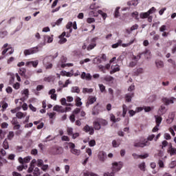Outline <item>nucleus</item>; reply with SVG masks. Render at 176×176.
<instances>
[{
  "mask_svg": "<svg viewBox=\"0 0 176 176\" xmlns=\"http://www.w3.org/2000/svg\"><path fill=\"white\" fill-rule=\"evenodd\" d=\"M123 165L122 164H118V162L113 163L112 172H107L104 173V176H115V173H118V171H120Z\"/></svg>",
  "mask_w": 176,
  "mask_h": 176,
  "instance_id": "obj_1",
  "label": "nucleus"
},
{
  "mask_svg": "<svg viewBox=\"0 0 176 176\" xmlns=\"http://www.w3.org/2000/svg\"><path fill=\"white\" fill-rule=\"evenodd\" d=\"M64 153V148L61 146H53L50 150L51 155H62Z\"/></svg>",
  "mask_w": 176,
  "mask_h": 176,
  "instance_id": "obj_2",
  "label": "nucleus"
},
{
  "mask_svg": "<svg viewBox=\"0 0 176 176\" xmlns=\"http://www.w3.org/2000/svg\"><path fill=\"white\" fill-rule=\"evenodd\" d=\"M122 42L123 41L122 40H118V43L111 45V47L113 49H117L118 46H122V47H128V46H130V45H133V43H134V40L131 41L129 43H122Z\"/></svg>",
  "mask_w": 176,
  "mask_h": 176,
  "instance_id": "obj_3",
  "label": "nucleus"
},
{
  "mask_svg": "<svg viewBox=\"0 0 176 176\" xmlns=\"http://www.w3.org/2000/svg\"><path fill=\"white\" fill-rule=\"evenodd\" d=\"M149 145H151V143L146 139L140 140V142H135L134 143L135 148H144V146H149Z\"/></svg>",
  "mask_w": 176,
  "mask_h": 176,
  "instance_id": "obj_4",
  "label": "nucleus"
},
{
  "mask_svg": "<svg viewBox=\"0 0 176 176\" xmlns=\"http://www.w3.org/2000/svg\"><path fill=\"white\" fill-rule=\"evenodd\" d=\"M39 52V47L38 46L25 50L23 52L24 56H30V54H35Z\"/></svg>",
  "mask_w": 176,
  "mask_h": 176,
  "instance_id": "obj_5",
  "label": "nucleus"
},
{
  "mask_svg": "<svg viewBox=\"0 0 176 176\" xmlns=\"http://www.w3.org/2000/svg\"><path fill=\"white\" fill-rule=\"evenodd\" d=\"M11 124L13 126V130H20V129H21V125L19 122L17 117L12 118V120H11Z\"/></svg>",
  "mask_w": 176,
  "mask_h": 176,
  "instance_id": "obj_6",
  "label": "nucleus"
},
{
  "mask_svg": "<svg viewBox=\"0 0 176 176\" xmlns=\"http://www.w3.org/2000/svg\"><path fill=\"white\" fill-rule=\"evenodd\" d=\"M97 41H98V37H94L91 39V43L87 47V50H93L96 46H97Z\"/></svg>",
  "mask_w": 176,
  "mask_h": 176,
  "instance_id": "obj_7",
  "label": "nucleus"
},
{
  "mask_svg": "<svg viewBox=\"0 0 176 176\" xmlns=\"http://www.w3.org/2000/svg\"><path fill=\"white\" fill-rule=\"evenodd\" d=\"M79 113H80V108H76L73 111V113L69 116V120L72 122V123L75 122V118H76Z\"/></svg>",
  "mask_w": 176,
  "mask_h": 176,
  "instance_id": "obj_8",
  "label": "nucleus"
},
{
  "mask_svg": "<svg viewBox=\"0 0 176 176\" xmlns=\"http://www.w3.org/2000/svg\"><path fill=\"white\" fill-rule=\"evenodd\" d=\"M82 130L85 133H89V134L90 135H93V134H94V128H93L92 126H89V124H86L83 127Z\"/></svg>",
  "mask_w": 176,
  "mask_h": 176,
  "instance_id": "obj_9",
  "label": "nucleus"
},
{
  "mask_svg": "<svg viewBox=\"0 0 176 176\" xmlns=\"http://www.w3.org/2000/svg\"><path fill=\"white\" fill-rule=\"evenodd\" d=\"M146 53H148V51L139 53L137 56L133 55L132 60H133V61H135V63H138V60L141 59V56H142V54L145 55L146 54Z\"/></svg>",
  "mask_w": 176,
  "mask_h": 176,
  "instance_id": "obj_10",
  "label": "nucleus"
},
{
  "mask_svg": "<svg viewBox=\"0 0 176 176\" xmlns=\"http://www.w3.org/2000/svg\"><path fill=\"white\" fill-rule=\"evenodd\" d=\"M174 97L170 98H162V102L165 104V105H170V104H174Z\"/></svg>",
  "mask_w": 176,
  "mask_h": 176,
  "instance_id": "obj_11",
  "label": "nucleus"
},
{
  "mask_svg": "<svg viewBox=\"0 0 176 176\" xmlns=\"http://www.w3.org/2000/svg\"><path fill=\"white\" fill-rule=\"evenodd\" d=\"M98 157L100 162H105V159H107V153L104 151H100Z\"/></svg>",
  "mask_w": 176,
  "mask_h": 176,
  "instance_id": "obj_12",
  "label": "nucleus"
},
{
  "mask_svg": "<svg viewBox=\"0 0 176 176\" xmlns=\"http://www.w3.org/2000/svg\"><path fill=\"white\" fill-rule=\"evenodd\" d=\"M97 101V98L94 96H89L88 98L86 107H89V105H91L92 104H94Z\"/></svg>",
  "mask_w": 176,
  "mask_h": 176,
  "instance_id": "obj_13",
  "label": "nucleus"
},
{
  "mask_svg": "<svg viewBox=\"0 0 176 176\" xmlns=\"http://www.w3.org/2000/svg\"><path fill=\"white\" fill-rule=\"evenodd\" d=\"M8 50H10L8 52V54H10V55L13 54V53H14V49H13L12 47H9L2 51V52H1L2 56H5V54H6V53H8Z\"/></svg>",
  "mask_w": 176,
  "mask_h": 176,
  "instance_id": "obj_14",
  "label": "nucleus"
},
{
  "mask_svg": "<svg viewBox=\"0 0 176 176\" xmlns=\"http://www.w3.org/2000/svg\"><path fill=\"white\" fill-rule=\"evenodd\" d=\"M119 71H120V66H119V65H116L114 66H111V71L110 72V74L112 75L116 72H119Z\"/></svg>",
  "mask_w": 176,
  "mask_h": 176,
  "instance_id": "obj_15",
  "label": "nucleus"
},
{
  "mask_svg": "<svg viewBox=\"0 0 176 176\" xmlns=\"http://www.w3.org/2000/svg\"><path fill=\"white\" fill-rule=\"evenodd\" d=\"M81 79H86V80H91V75L90 74H87L86 72H82L80 76Z\"/></svg>",
  "mask_w": 176,
  "mask_h": 176,
  "instance_id": "obj_16",
  "label": "nucleus"
},
{
  "mask_svg": "<svg viewBox=\"0 0 176 176\" xmlns=\"http://www.w3.org/2000/svg\"><path fill=\"white\" fill-rule=\"evenodd\" d=\"M168 153H169L170 156H174V155H176V148L173 147V145L171 144L168 149Z\"/></svg>",
  "mask_w": 176,
  "mask_h": 176,
  "instance_id": "obj_17",
  "label": "nucleus"
},
{
  "mask_svg": "<svg viewBox=\"0 0 176 176\" xmlns=\"http://www.w3.org/2000/svg\"><path fill=\"white\" fill-rule=\"evenodd\" d=\"M134 97V93H129L125 95V101L126 102H131V99Z\"/></svg>",
  "mask_w": 176,
  "mask_h": 176,
  "instance_id": "obj_18",
  "label": "nucleus"
},
{
  "mask_svg": "<svg viewBox=\"0 0 176 176\" xmlns=\"http://www.w3.org/2000/svg\"><path fill=\"white\" fill-rule=\"evenodd\" d=\"M98 14H100L97 10H92L89 12V16H90V17H98Z\"/></svg>",
  "mask_w": 176,
  "mask_h": 176,
  "instance_id": "obj_19",
  "label": "nucleus"
},
{
  "mask_svg": "<svg viewBox=\"0 0 176 176\" xmlns=\"http://www.w3.org/2000/svg\"><path fill=\"white\" fill-rule=\"evenodd\" d=\"M38 64H39V62L38 60L30 61L26 63V65H28V67H30V65H32V67H34V68H36V67H38Z\"/></svg>",
  "mask_w": 176,
  "mask_h": 176,
  "instance_id": "obj_20",
  "label": "nucleus"
},
{
  "mask_svg": "<svg viewBox=\"0 0 176 176\" xmlns=\"http://www.w3.org/2000/svg\"><path fill=\"white\" fill-rule=\"evenodd\" d=\"M53 109L56 112H61L62 113H63V112H65V109H63V107L58 105L54 106Z\"/></svg>",
  "mask_w": 176,
  "mask_h": 176,
  "instance_id": "obj_21",
  "label": "nucleus"
},
{
  "mask_svg": "<svg viewBox=\"0 0 176 176\" xmlns=\"http://www.w3.org/2000/svg\"><path fill=\"white\" fill-rule=\"evenodd\" d=\"M155 65L157 68H163L164 67V63H163V61L157 60H155Z\"/></svg>",
  "mask_w": 176,
  "mask_h": 176,
  "instance_id": "obj_22",
  "label": "nucleus"
},
{
  "mask_svg": "<svg viewBox=\"0 0 176 176\" xmlns=\"http://www.w3.org/2000/svg\"><path fill=\"white\" fill-rule=\"evenodd\" d=\"M75 102L76 107H82V99L78 96H76V98H75Z\"/></svg>",
  "mask_w": 176,
  "mask_h": 176,
  "instance_id": "obj_23",
  "label": "nucleus"
},
{
  "mask_svg": "<svg viewBox=\"0 0 176 176\" xmlns=\"http://www.w3.org/2000/svg\"><path fill=\"white\" fill-rule=\"evenodd\" d=\"M155 118L156 124H158V126H160V124L162 123V120H163V118H162V116H155Z\"/></svg>",
  "mask_w": 176,
  "mask_h": 176,
  "instance_id": "obj_24",
  "label": "nucleus"
},
{
  "mask_svg": "<svg viewBox=\"0 0 176 176\" xmlns=\"http://www.w3.org/2000/svg\"><path fill=\"white\" fill-rule=\"evenodd\" d=\"M94 129H95V130H100L101 129V125L98 122V120H97V121L94 122Z\"/></svg>",
  "mask_w": 176,
  "mask_h": 176,
  "instance_id": "obj_25",
  "label": "nucleus"
},
{
  "mask_svg": "<svg viewBox=\"0 0 176 176\" xmlns=\"http://www.w3.org/2000/svg\"><path fill=\"white\" fill-rule=\"evenodd\" d=\"M138 30V24H135V25H133L131 28L130 30H129V29H127V30H126V32H127V34H131V32H132V31H134V30Z\"/></svg>",
  "mask_w": 176,
  "mask_h": 176,
  "instance_id": "obj_26",
  "label": "nucleus"
},
{
  "mask_svg": "<svg viewBox=\"0 0 176 176\" xmlns=\"http://www.w3.org/2000/svg\"><path fill=\"white\" fill-rule=\"evenodd\" d=\"M98 121L100 126H107V124H108V122L102 118L98 119Z\"/></svg>",
  "mask_w": 176,
  "mask_h": 176,
  "instance_id": "obj_27",
  "label": "nucleus"
},
{
  "mask_svg": "<svg viewBox=\"0 0 176 176\" xmlns=\"http://www.w3.org/2000/svg\"><path fill=\"white\" fill-rule=\"evenodd\" d=\"M71 153L73 155H76V156H79L80 155V150H78L76 148H72L70 150Z\"/></svg>",
  "mask_w": 176,
  "mask_h": 176,
  "instance_id": "obj_28",
  "label": "nucleus"
},
{
  "mask_svg": "<svg viewBox=\"0 0 176 176\" xmlns=\"http://www.w3.org/2000/svg\"><path fill=\"white\" fill-rule=\"evenodd\" d=\"M72 93H77V94H79L80 93V89H79V87H73L71 89Z\"/></svg>",
  "mask_w": 176,
  "mask_h": 176,
  "instance_id": "obj_29",
  "label": "nucleus"
},
{
  "mask_svg": "<svg viewBox=\"0 0 176 176\" xmlns=\"http://www.w3.org/2000/svg\"><path fill=\"white\" fill-rule=\"evenodd\" d=\"M33 175L34 176L41 175V170L39 169V168H34L33 170Z\"/></svg>",
  "mask_w": 176,
  "mask_h": 176,
  "instance_id": "obj_30",
  "label": "nucleus"
},
{
  "mask_svg": "<svg viewBox=\"0 0 176 176\" xmlns=\"http://www.w3.org/2000/svg\"><path fill=\"white\" fill-rule=\"evenodd\" d=\"M8 75L10 76V78L9 80V85H13L14 84V74L10 73Z\"/></svg>",
  "mask_w": 176,
  "mask_h": 176,
  "instance_id": "obj_31",
  "label": "nucleus"
},
{
  "mask_svg": "<svg viewBox=\"0 0 176 176\" xmlns=\"http://www.w3.org/2000/svg\"><path fill=\"white\" fill-rule=\"evenodd\" d=\"M140 19H148L149 17V14L148 12H142L140 14Z\"/></svg>",
  "mask_w": 176,
  "mask_h": 176,
  "instance_id": "obj_32",
  "label": "nucleus"
},
{
  "mask_svg": "<svg viewBox=\"0 0 176 176\" xmlns=\"http://www.w3.org/2000/svg\"><path fill=\"white\" fill-rule=\"evenodd\" d=\"M34 168H35V166L34 165V160H32V163L30 164V166L28 169V173H31L34 171Z\"/></svg>",
  "mask_w": 176,
  "mask_h": 176,
  "instance_id": "obj_33",
  "label": "nucleus"
},
{
  "mask_svg": "<svg viewBox=\"0 0 176 176\" xmlns=\"http://www.w3.org/2000/svg\"><path fill=\"white\" fill-rule=\"evenodd\" d=\"M72 25H73L72 22H68L67 24L66 25V28L67 30H69V34L72 32Z\"/></svg>",
  "mask_w": 176,
  "mask_h": 176,
  "instance_id": "obj_34",
  "label": "nucleus"
},
{
  "mask_svg": "<svg viewBox=\"0 0 176 176\" xmlns=\"http://www.w3.org/2000/svg\"><path fill=\"white\" fill-rule=\"evenodd\" d=\"M14 138V132H13V131H10V132L8 133V136H7L8 140H9L10 141H12Z\"/></svg>",
  "mask_w": 176,
  "mask_h": 176,
  "instance_id": "obj_35",
  "label": "nucleus"
},
{
  "mask_svg": "<svg viewBox=\"0 0 176 176\" xmlns=\"http://www.w3.org/2000/svg\"><path fill=\"white\" fill-rule=\"evenodd\" d=\"M127 113V106L126 104L122 105V117L125 118Z\"/></svg>",
  "mask_w": 176,
  "mask_h": 176,
  "instance_id": "obj_36",
  "label": "nucleus"
},
{
  "mask_svg": "<svg viewBox=\"0 0 176 176\" xmlns=\"http://www.w3.org/2000/svg\"><path fill=\"white\" fill-rule=\"evenodd\" d=\"M127 5L128 6H137V5H138V1L135 0L131 1L127 3Z\"/></svg>",
  "mask_w": 176,
  "mask_h": 176,
  "instance_id": "obj_37",
  "label": "nucleus"
},
{
  "mask_svg": "<svg viewBox=\"0 0 176 176\" xmlns=\"http://www.w3.org/2000/svg\"><path fill=\"white\" fill-rule=\"evenodd\" d=\"M120 10V7H117L116 8L115 12H114V17L116 19H118L120 16V13L119 12V10Z\"/></svg>",
  "mask_w": 176,
  "mask_h": 176,
  "instance_id": "obj_38",
  "label": "nucleus"
},
{
  "mask_svg": "<svg viewBox=\"0 0 176 176\" xmlns=\"http://www.w3.org/2000/svg\"><path fill=\"white\" fill-rule=\"evenodd\" d=\"M98 13H99V14H101L103 20H105V19H107V17H108V15L107 14V13L102 12V10H98Z\"/></svg>",
  "mask_w": 176,
  "mask_h": 176,
  "instance_id": "obj_39",
  "label": "nucleus"
},
{
  "mask_svg": "<svg viewBox=\"0 0 176 176\" xmlns=\"http://www.w3.org/2000/svg\"><path fill=\"white\" fill-rule=\"evenodd\" d=\"M3 148H4V149H9V142L6 139L3 142Z\"/></svg>",
  "mask_w": 176,
  "mask_h": 176,
  "instance_id": "obj_40",
  "label": "nucleus"
},
{
  "mask_svg": "<svg viewBox=\"0 0 176 176\" xmlns=\"http://www.w3.org/2000/svg\"><path fill=\"white\" fill-rule=\"evenodd\" d=\"M16 116L18 119H23V118H24V116H24V113H23V112L19 111L16 113Z\"/></svg>",
  "mask_w": 176,
  "mask_h": 176,
  "instance_id": "obj_41",
  "label": "nucleus"
},
{
  "mask_svg": "<svg viewBox=\"0 0 176 176\" xmlns=\"http://www.w3.org/2000/svg\"><path fill=\"white\" fill-rule=\"evenodd\" d=\"M26 70L24 68L19 69V74L21 75V76H25Z\"/></svg>",
  "mask_w": 176,
  "mask_h": 176,
  "instance_id": "obj_42",
  "label": "nucleus"
},
{
  "mask_svg": "<svg viewBox=\"0 0 176 176\" xmlns=\"http://www.w3.org/2000/svg\"><path fill=\"white\" fill-rule=\"evenodd\" d=\"M63 18H60L56 21V23H54V25H52V27H56V25H60V24L63 23Z\"/></svg>",
  "mask_w": 176,
  "mask_h": 176,
  "instance_id": "obj_43",
  "label": "nucleus"
},
{
  "mask_svg": "<svg viewBox=\"0 0 176 176\" xmlns=\"http://www.w3.org/2000/svg\"><path fill=\"white\" fill-rule=\"evenodd\" d=\"M44 39L45 41L47 39V43H52L53 42V37H50V36H44Z\"/></svg>",
  "mask_w": 176,
  "mask_h": 176,
  "instance_id": "obj_44",
  "label": "nucleus"
},
{
  "mask_svg": "<svg viewBox=\"0 0 176 176\" xmlns=\"http://www.w3.org/2000/svg\"><path fill=\"white\" fill-rule=\"evenodd\" d=\"M132 17H133L134 19H135V20H140V18L138 17V12L135 11L133 12L131 14Z\"/></svg>",
  "mask_w": 176,
  "mask_h": 176,
  "instance_id": "obj_45",
  "label": "nucleus"
},
{
  "mask_svg": "<svg viewBox=\"0 0 176 176\" xmlns=\"http://www.w3.org/2000/svg\"><path fill=\"white\" fill-rule=\"evenodd\" d=\"M156 12V8L155 7H152L149 10L147 11V13H148V15L151 16V14H153Z\"/></svg>",
  "mask_w": 176,
  "mask_h": 176,
  "instance_id": "obj_46",
  "label": "nucleus"
},
{
  "mask_svg": "<svg viewBox=\"0 0 176 176\" xmlns=\"http://www.w3.org/2000/svg\"><path fill=\"white\" fill-rule=\"evenodd\" d=\"M158 166L160 168H164V162H163V160H158Z\"/></svg>",
  "mask_w": 176,
  "mask_h": 176,
  "instance_id": "obj_47",
  "label": "nucleus"
},
{
  "mask_svg": "<svg viewBox=\"0 0 176 176\" xmlns=\"http://www.w3.org/2000/svg\"><path fill=\"white\" fill-rule=\"evenodd\" d=\"M104 80H106V82H112V80H113V77L111 76H107L104 77Z\"/></svg>",
  "mask_w": 176,
  "mask_h": 176,
  "instance_id": "obj_48",
  "label": "nucleus"
},
{
  "mask_svg": "<svg viewBox=\"0 0 176 176\" xmlns=\"http://www.w3.org/2000/svg\"><path fill=\"white\" fill-rule=\"evenodd\" d=\"M112 145L113 148H118L119 145H120V143H118V142L114 140L112 141Z\"/></svg>",
  "mask_w": 176,
  "mask_h": 176,
  "instance_id": "obj_49",
  "label": "nucleus"
},
{
  "mask_svg": "<svg viewBox=\"0 0 176 176\" xmlns=\"http://www.w3.org/2000/svg\"><path fill=\"white\" fill-rule=\"evenodd\" d=\"M12 87H14L15 90H19V89H20V82H16L12 84Z\"/></svg>",
  "mask_w": 176,
  "mask_h": 176,
  "instance_id": "obj_50",
  "label": "nucleus"
},
{
  "mask_svg": "<svg viewBox=\"0 0 176 176\" xmlns=\"http://www.w3.org/2000/svg\"><path fill=\"white\" fill-rule=\"evenodd\" d=\"M91 10H97L98 9V6H96V3H92L89 7Z\"/></svg>",
  "mask_w": 176,
  "mask_h": 176,
  "instance_id": "obj_51",
  "label": "nucleus"
},
{
  "mask_svg": "<svg viewBox=\"0 0 176 176\" xmlns=\"http://www.w3.org/2000/svg\"><path fill=\"white\" fill-rule=\"evenodd\" d=\"M96 108H97V106H95L94 108V110L92 111V115H94V116L98 115V113H100L99 110L96 109Z\"/></svg>",
  "mask_w": 176,
  "mask_h": 176,
  "instance_id": "obj_52",
  "label": "nucleus"
},
{
  "mask_svg": "<svg viewBox=\"0 0 176 176\" xmlns=\"http://www.w3.org/2000/svg\"><path fill=\"white\" fill-rule=\"evenodd\" d=\"M3 163H6V160H5V158H3L2 157L0 156V170L1 167L3 166Z\"/></svg>",
  "mask_w": 176,
  "mask_h": 176,
  "instance_id": "obj_53",
  "label": "nucleus"
},
{
  "mask_svg": "<svg viewBox=\"0 0 176 176\" xmlns=\"http://www.w3.org/2000/svg\"><path fill=\"white\" fill-rule=\"evenodd\" d=\"M94 21H96L94 18L89 17L87 19V23H88V24H91V23H94Z\"/></svg>",
  "mask_w": 176,
  "mask_h": 176,
  "instance_id": "obj_54",
  "label": "nucleus"
},
{
  "mask_svg": "<svg viewBox=\"0 0 176 176\" xmlns=\"http://www.w3.org/2000/svg\"><path fill=\"white\" fill-rule=\"evenodd\" d=\"M167 30V25H162L160 28V32H164V31H166Z\"/></svg>",
  "mask_w": 176,
  "mask_h": 176,
  "instance_id": "obj_55",
  "label": "nucleus"
},
{
  "mask_svg": "<svg viewBox=\"0 0 176 176\" xmlns=\"http://www.w3.org/2000/svg\"><path fill=\"white\" fill-rule=\"evenodd\" d=\"M139 168H140V170L142 171H144L145 170V162H142V164H140L139 165Z\"/></svg>",
  "mask_w": 176,
  "mask_h": 176,
  "instance_id": "obj_56",
  "label": "nucleus"
},
{
  "mask_svg": "<svg viewBox=\"0 0 176 176\" xmlns=\"http://www.w3.org/2000/svg\"><path fill=\"white\" fill-rule=\"evenodd\" d=\"M52 79H53V77L52 76H50L48 77H45L44 82H52Z\"/></svg>",
  "mask_w": 176,
  "mask_h": 176,
  "instance_id": "obj_57",
  "label": "nucleus"
},
{
  "mask_svg": "<svg viewBox=\"0 0 176 176\" xmlns=\"http://www.w3.org/2000/svg\"><path fill=\"white\" fill-rule=\"evenodd\" d=\"M99 87L101 93H104L105 91V86L102 84H99Z\"/></svg>",
  "mask_w": 176,
  "mask_h": 176,
  "instance_id": "obj_58",
  "label": "nucleus"
},
{
  "mask_svg": "<svg viewBox=\"0 0 176 176\" xmlns=\"http://www.w3.org/2000/svg\"><path fill=\"white\" fill-rule=\"evenodd\" d=\"M67 134L68 135H72L74 134V129L67 128Z\"/></svg>",
  "mask_w": 176,
  "mask_h": 176,
  "instance_id": "obj_59",
  "label": "nucleus"
},
{
  "mask_svg": "<svg viewBox=\"0 0 176 176\" xmlns=\"http://www.w3.org/2000/svg\"><path fill=\"white\" fill-rule=\"evenodd\" d=\"M32 157L30 156H28L25 158H23L24 163H30Z\"/></svg>",
  "mask_w": 176,
  "mask_h": 176,
  "instance_id": "obj_60",
  "label": "nucleus"
},
{
  "mask_svg": "<svg viewBox=\"0 0 176 176\" xmlns=\"http://www.w3.org/2000/svg\"><path fill=\"white\" fill-rule=\"evenodd\" d=\"M41 167V170H43V171H46V170H47V168H49V165L43 164Z\"/></svg>",
  "mask_w": 176,
  "mask_h": 176,
  "instance_id": "obj_61",
  "label": "nucleus"
},
{
  "mask_svg": "<svg viewBox=\"0 0 176 176\" xmlns=\"http://www.w3.org/2000/svg\"><path fill=\"white\" fill-rule=\"evenodd\" d=\"M8 35V32L3 31L0 32V38H4Z\"/></svg>",
  "mask_w": 176,
  "mask_h": 176,
  "instance_id": "obj_62",
  "label": "nucleus"
},
{
  "mask_svg": "<svg viewBox=\"0 0 176 176\" xmlns=\"http://www.w3.org/2000/svg\"><path fill=\"white\" fill-rule=\"evenodd\" d=\"M164 137L165 140H167L171 138V135H170V133H164Z\"/></svg>",
  "mask_w": 176,
  "mask_h": 176,
  "instance_id": "obj_63",
  "label": "nucleus"
},
{
  "mask_svg": "<svg viewBox=\"0 0 176 176\" xmlns=\"http://www.w3.org/2000/svg\"><path fill=\"white\" fill-rule=\"evenodd\" d=\"M43 164V160H37V166L38 167H41Z\"/></svg>",
  "mask_w": 176,
  "mask_h": 176,
  "instance_id": "obj_64",
  "label": "nucleus"
}]
</instances>
